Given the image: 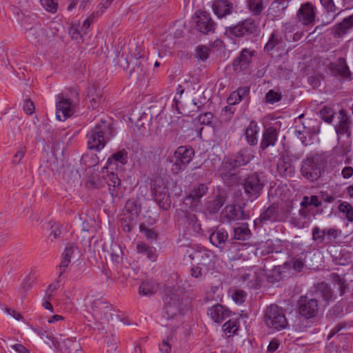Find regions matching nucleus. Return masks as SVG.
<instances>
[{
	"instance_id": "obj_32",
	"label": "nucleus",
	"mask_w": 353,
	"mask_h": 353,
	"mask_svg": "<svg viewBox=\"0 0 353 353\" xmlns=\"http://www.w3.org/2000/svg\"><path fill=\"white\" fill-rule=\"evenodd\" d=\"M320 1L327 13L330 14V19L326 21L327 23H330L341 12L342 8L335 4L333 0H320Z\"/></svg>"
},
{
	"instance_id": "obj_57",
	"label": "nucleus",
	"mask_w": 353,
	"mask_h": 353,
	"mask_svg": "<svg viewBox=\"0 0 353 353\" xmlns=\"http://www.w3.org/2000/svg\"><path fill=\"white\" fill-rule=\"evenodd\" d=\"M112 3V0H102L101 2L97 6L95 13H97L99 17H101L105 10L109 8V6Z\"/></svg>"
},
{
	"instance_id": "obj_60",
	"label": "nucleus",
	"mask_w": 353,
	"mask_h": 353,
	"mask_svg": "<svg viewBox=\"0 0 353 353\" xmlns=\"http://www.w3.org/2000/svg\"><path fill=\"white\" fill-rule=\"evenodd\" d=\"M210 49L205 46H200L197 48V55L203 61L206 60L209 57Z\"/></svg>"
},
{
	"instance_id": "obj_34",
	"label": "nucleus",
	"mask_w": 353,
	"mask_h": 353,
	"mask_svg": "<svg viewBox=\"0 0 353 353\" xmlns=\"http://www.w3.org/2000/svg\"><path fill=\"white\" fill-rule=\"evenodd\" d=\"M259 127L256 123L252 121L245 130V137L248 144L254 145L257 143V134Z\"/></svg>"
},
{
	"instance_id": "obj_48",
	"label": "nucleus",
	"mask_w": 353,
	"mask_h": 353,
	"mask_svg": "<svg viewBox=\"0 0 353 353\" xmlns=\"http://www.w3.org/2000/svg\"><path fill=\"white\" fill-rule=\"evenodd\" d=\"M99 17V16L97 13L94 12L91 13L89 17L83 21L81 31L83 32V34H87L89 32L90 25L97 20Z\"/></svg>"
},
{
	"instance_id": "obj_18",
	"label": "nucleus",
	"mask_w": 353,
	"mask_h": 353,
	"mask_svg": "<svg viewBox=\"0 0 353 353\" xmlns=\"http://www.w3.org/2000/svg\"><path fill=\"white\" fill-rule=\"evenodd\" d=\"M128 163V152L125 149L117 151L108 159L105 168L121 171L123 166Z\"/></svg>"
},
{
	"instance_id": "obj_62",
	"label": "nucleus",
	"mask_w": 353,
	"mask_h": 353,
	"mask_svg": "<svg viewBox=\"0 0 353 353\" xmlns=\"http://www.w3.org/2000/svg\"><path fill=\"white\" fill-rule=\"evenodd\" d=\"M213 115L211 112H205L199 116V120L201 124L209 125L212 121Z\"/></svg>"
},
{
	"instance_id": "obj_20",
	"label": "nucleus",
	"mask_w": 353,
	"mask_h": 353,
	"mask_svg": "<svg viewBox=\"0 0 353 353\" xmlns=\"http://www.w3.org/2000/svg\"><path fill=\"white\" fill-rule=\"evenodd\" d=\"M214 13L218 18H224L235 11V8L230 0H219L212 4Z\"/></svg>"
},
{
	"instance_id": "obj_5",
	"label": "nucleus",
	"mask_w": 353,
	"mask_h": 353,
	"mask_svg": "<svg viewBox=\"0 0 353 353\" xmlns=\"http://www.w3.org/2000/svg\"><path fill=\"white\" fill-rule=\"evenodd\" d=\"M241 185L247 196L252 199H256L261 194L265 181L259 174L254 173L244 179Z\"/></svg>"
},
{
	"instance_id": "obj_8",
	"label": "nucleus",
	"mask_w": 353,
	"mask_h": 353,
	"mask_svg": "<svg viewBox=\"0 0 353 353\" xmlns=\"http://www.w3.org/2000/svg\"><path fill=\"white\" fill-rule=\"evenodd\" d=\"M228 31L235 37H241L256 34L259 32V26L254 19L248 18L235 26L230 27Z\"/></svg>"
},
{
	"instance_id": "obj_63",
	"label": "nucleus",
	"mask_w": 353,
	"mask_h": 353,
	"mask_svg": "<svg viewBox=\"0 0 353 353\" xmlns=\"http://www.w3.org/2000/svg\"><path fill=\"white\" fill-rule=\"evenodd\" d=\"M26 152V148H21L20 150L14 154L13 163L15 164H19L24 157Z\"/></svg>"
},
{
	"instance_id": "obj_64",
	"label": "nucleus",
	"mask_w": 353,
	"mask_h": 353,
	"mask_svg": "<svg viewBox=\"0 0 353 353\" xmlns=\"http://www.w3.org/2000/svg\"><path fill=\"white\" fill-rule=\"evenodd\" d=\"M285 7L286 6L285 5V2L283 1L276 0L272 3L270 10H272L274 9H277L279 12L280 13V11H283Z\"/></svg>"
},
{
	"instance_id": "obj_40",
	"label": "nucleus",
	"mask_w": 353,
	"mask_h": 353,
	"mask_svg": "<svg viewBox=\"0 0 353 353\" xmlns=\"http://www.w3.org/2000/svg\"><path fill=\"white\" fill-rule=\"evenodd\" d=\"M250 236V230L247 224H243L234 228V239L236 240L245 241Z\"/></svg>"
},
{
	"instance_id": "obj_33",
	"label": "nucleus",
	"mask_w": 353,
	"mask_h": 353,
	"mask_svg": "<svg viewBox=\"0 0 353 353\" xmlns=\"http://www.w3.org/2000/svg\"><path fill=\"white\" fill-rule=\"evenodd\" d=\"M209 268L205 265H201L196 263H192V268L190 269V275L198 280L199 281H203L205 280L206 275L208 273Z\"/></svg>"
},
{
	"instance_id": "obj_23",
	"label": "nucleus",
	"mask_w": 353,
	"mask_h": 353,
	"mask_svg": "<svg viewBox=\"0 0 353 353\" xmlns=\"http://www.w3.org/2000/svg\"><path fill=\"white\" fill-rule=\"evenodd\" d=\"M339 114L338 124L335 126L336 132L339 135L349 137L351 135V121L343 111Z\"/></svg>"
},
{
	"instance_id": "obj_46",
	"label": "nucleus",
	"mask_w": 353,
	"mask_h": 353,
	"mask_svg": "<svg viewBox=\"0 0 353 353\" xmlns=\"http://www.w3.org/2000/svg\"><path fill=\"white\" fill-rule=\"evenodd\" d=\"M319 114L321 119L327 123H331L334 118V110L327 106L323 107L321 110Z\"/></svg>"
},
{
	"instance_id": "obj_43",
	"label": "nucleus",
	"mask_w": 353,
	"mask_h": 353,
	"mask_svg": "<svg viewBox=\"0 0 353 353\" xmlns=\"http://www.w3.org/2000/svg\"><path fill=\"white\" fill-rule=\"evenodd\" d=\"M137 248L138 252L145 254L148 259L151 261L156 260L157 255L154 248L150 247L146 243H141L137 244Z\"/></svg>"
},
{
	"instance_id": "obj_17",
	"label": "nucleus",
	"mask_w": 353,
	"mask_h": 353,
	"mask_svg": "<svg viewBox=\"0 0 353 353\" xmlns=\"http://www.w3.org/2000/svg\"><path fill=\"white\" fill-rule=\"evenodd\" d=\"M315 9L310 2L301 4L296 14L299 21L304 26L313 25L316 19Z\"/></svg>"
},
{
	"instance_id": "obj_11",
	"label": "nucleus",
	"mask_w": 353,
	"mask_h": 353,
	"mask_svg": "<svg viewBox=\"0 0 353 353\" xmlns=\"http://www.w3.org/2000/svg\"><path fill=\"white\" fill-rule=\"evenodd\" d=\"M91 308L92 310L96 312V314H99L101 313L104 314L105 317L108 318V314H109L111 320L114 319V317L116 319L121 321L123 324L130 325V322L129 319H125V317H122V314H113L110 312L112 310L111 305L108 303L104 299L100 298L97 299L92 301L91 303Z\"/></svg>"
},
{
	"instance_id": "obj_49",
	"label": "nucleus",
	"mask_w": 353,
	"mask_h": 353,
	"mask_svg": "<svg viewBox=\"0 0 353 353\" xmlns=\"http://www.w3.org/2000/svg\"><path fill=\"white\" fill-rule=\"evenodd\" d=\"M222 329L228 336H230L232 334L236 333L238 330L236 321L232 319L228 321L223 324Z\"/></svg>"
},
{
	"instance_id": "obj_1",
	"label": "nucleus",
	"mask_w": 353,
	"mask_h": 353,
	"mask_svg": "<svg viewBox=\"0 0 353 353\" xmlns=\"http://www.w3.org/2000/svg\"><path fill=\"white\" fill-rule=\"evenodd\" d=\"M272 274L276 276L274 279V275L267 274L266 270L261 266H253L243 270L240 276L242 282L245 283L250 288H256L262 281L266 279L269 283H274L281 279V268H275Z\"/></svg>"
},
{
	"instance_id": "obj_14",
	"label": "nucleus",
	"mask_w": 353,
	"mask_h": 353,
	"mask_svg": "<svg viewBox=\"0 0 353 353\" xmlns=\"http://www.w3.org/2000/svg\"><path fill=\"white\" fill-rule=\"evenodd\" d=\"M319 305L316 299L301 296L299 300V312L305 319L314 317L318 312Z\"/></svg>"
},
{
	"instance_id": "obj_28",
	"label": "nucleus",
	"mask_w": 353,
	"mask_h": 353,
	"mask_svg": "<svg viewBox=\"0 0 353 353\" xmlns=\"http://www.w3.org/2000/svg\"><path fill=\"white\" fill-rule=\"evenodd\" d=\"M228 238V234L227 231L223 229H220L212 232L209 239L212 244L221 250H223Z\"/></svg>"
},
{
	"instance_id": "obj_47",
	"label": "nucleus",
	"mask_w": 353,
	"mask_h": 353,
	"mask_svg": "<svg viewBox=\"0 0 353 353\" xmlns=\"http://www.w3.org/2000/svg\"><path fill=\"white\" fill-rule=\"evenodd\" d=\"M286 268H293L296 272H301L304 266V262L301 258H293L284 263Z\"/></svg>"
},
{
	"instance_id": "obj_13",
	"label": "nucleus",
	"mask_w": 353,
	"mask_h": 353,
	"mask_svg": "<svg viewBox=\"0 0 353 353\" xmlns=\"http://www.w3.org/2000/svg\"><path fill=\"white\" fill-rule=\"evenodd\" d=\"M193 19L198 30L201 32L208 34L214 32L215 23L208 12L197 10L194 14Z\"/></svg>"
},
{
	"instance_id": "obj_27",
	"label": "nucleus",
	"mask_w": 353,
	"mask_h": 353,
	"mask_svg": "<svg viewBox=\"0 0 353 353\" xmlns=\"http://www.w3.org/2000/svg\"><path fill=\"white\" fill-rule=\"evenodd\" d=\"M194 155V150L187 146H180L174 152L176 160L185 165L188 164L192 161Z\"/></svg>"
},
{
	"instance_id": "obj_45",
	"label": "nucleus",
	"mask_w": 353,
	"mask_h": 353,
	"mask_svg": "<svg viewBox=\"0 0 353 353\" xmlns=\"http://www.w3.org/2000/svg\"><path fill=\"white\" fill-rule=\"evenodd\" d=\"M338 209L339 212L343 213L347 220L350 222L353 221V208L352 205L347 201L341 202L339 206Z\"/></svg>"
},
{
	"instance_id": "obj_53",
	"label": "nucleus",
	"mask_w": 353,
	"mask_h": 353,
	"mask_svg": "<svg viewBox=\"0 0 353 353\" xmlns=\"http://www.w3.org/2000/svg\"><path fill=\"white\" fill-rule=\"evenodd\" d=\"M312 239L315 241L322 243L325 240V230H320L317 226H315L312 229Z\"/></svg>"
},
{
	"instance_id": "obj_21",
	"label": "nucleus",
	"mask_w": 353,
	"mask_h": 353,
	"mask_svg": "<svg viewBox=\"0 0 353 353\" xmlns=\"http://www.w3.org/2000/svg\"><path fill=\"white\" fill-rule=\"evenodd\" d=\"M76 247L70 243L68 244L63 253L61 257V261L60 264L57 267V273L59 275V278L61 279L64 272H65L66 268L68 267L69 264L71 261L72 256L73 255Z\"/></svg>"
},
{
	"instance_id": "obj_3",
	"label": "nucleus",
	"mask_w": 353,
	"mask_h": 353,
	"mask_svg": "<svg viewBox=\"0 0 353 353\" xmlns=\"http://www.w3.org/2000/svg\"><path fill=\"white\" fill-rule=\"evenodd\" d=\"M264 321L267 327L276 331L285 329L288 325L284 310L274 304L265 309Z\"/></svg>"
},
{
	"instance_id": "obj_12",
	"label": "nucleus",
	"mask_w": 353,
	"mask_h": 353,
	"mask_svg": "<svg viewBox=\"0 0 353 353\" xmlns=\"http://www.w3.org/2000/svg\"><path fill=\"white\" fill-rule=\"evenodd\" d=\"M301 172L302 176L310 181H314L320 177L321 168L317 160L309 157L302 162Z\"/></svg>"
},
{
	"instance_id": "obj_22",
	"label": "nucleus",
	"mask_w": 353,
	"mask_h": 353,
	"mask_svg": "<svg viewBox=\"0 0 353 353\" xmlns=\"http://www.w3.org/2000/svg\"><path fill=\"white\" fill-rule=\"evenodd\" d=\"M208 315L214 322L220 323L229 317L230 311L221 305L216 304L208 308Z\"/></svg>"
},
{
	"instance_id": "obj_24",
	"label": "nucleus",
	"mask_w": 353,
	"mask_h": 353,
	"mask_svg": "<svg viewBox=\"0 0 353 353\" xmlns=\"http://www.w3.org/2000/svg\"><path fill=\"white\" fill-rule=\"evenodd\" d=\"M254 51H250L248 49H243L241 54L233 62V67L235 71H241L245 69L252 60Z\"/></svg>"
},
{
	"instance_id": "obj_56",
	"label": "nucleus",
	"mask_w": 353,
	"mask_h": 353,
	"mask_svg": "<svg viewBox=\"0 0 353 353\" xmlns=\"http://www.w3.org/2000/svg\"><path fill=\"white\" fill-rule=\"evenodd\" d=\"M42 6L48 12L54 13L57 10V4L54 0H40Z\"/></svg>"
},
{
	"instance_id": "obj_9",
	"label": "nucleus",
	"mask_w": 353,
	"mask_h": 353,
	"mask_svg": "<svg viewBox=\"0 0 353 353\" xmlns=\"http://www.w3.org/2000/svg\"><path fill=\"white\" fill-rule=\"evenodd\" d=\"M188 257L194 262L201 265H205L209 268L211 262H213L216 255L211 250L203 248L197 247L188 251Z\"/></svg>"
},
{
	"instance_id": "obj_2",
	"label": "nucleus",
	"mask_w": 353,
	"mask_h": 353,
	"mask_svg": "<svg viewBox=\"0 0 353 353\" xmlns=\"http://www.w3.org/2000/svg\"><path fill=\"white\" fill-rule=\"evenodd\" d=\"M112 124L101 120L87 134L88 147L90 150L99 151L105 145V139H110L108 135L112 137Z\"/></svg>"
},
{
	"instance_id": "obj_59",
	"label": "nucleus",
	"mask_w": 353,
	"mask_h": 353,
	"mask_svg": "<svg viewBox=\"0 0 353 353\" xmlns=\"http://www.w3.org/2000/svg\"><path fill=\"white\" fill-rule=\"evenodd\" d=\"M246 294L243 290H236L232 294L233 301L239 304L245 301Z\"/></svg>"
},
{
	"instance_id": "obj_10",
	"label": "nucleus",
	"mask_w": 353,
	"mask_h": 353,
	"mask_svg": "<svg viewBox=\"0 0 353 353\" xmlns=\"http://www.w3.org/2000/svg\"><path fill=\"white\" fill-rule=\"evenodd\" d=\"M208 189V186L205 183L194 185L190 193L185 198V204L189 205V208L192 210H196L200 203L201 198L206 194Z\"/></svg>"
},
{
	"instance_id": "obj_50",
	"label": "nucleus",
	"mask_w": 353,
	"mask_h": 353,
	"mask_svg": "<svg viewBox=\"0 0 353 353\" xmlns=\"http://www.w3.org/2000/svg\"><path fill=\"white\" fill-rule=\"evenodd\" d=\"M282 98L281 92L270 90L265 95V102L270 104H274L279 101Z\"/></svg>"
},
{
	"instance_id": "obj_55",
	"label": "nucleus",
	"mask_w": 353,
	"mask_h": 353,
	"mask_svg": "<svg viewBox=\"0 0 353 353\" xmlns=\"http://www.w3.org/2000/svg\"><path fill=\"white\" fill-rule=\"evenodd\" d=\"M23 110L28 115H31L33 114L35 107L32 101H31L28 98H26L23 99L22 104Z\"/></svg>"
},
{
	"instance_id": "obj_54",
	"label": "nucleus",
	"mask_w": 353,
	"mask_h": 353,
	"mask_svg": "<svg viewBox=\"0 0 353 353\" xmlns=\"http://www.w3.org/2000/svg\"><path fill=\"white\" fill-rule=\"evenodd\" d=\"M185 219L188 223L192 226V229L198 232L201 230V225L198 223L197 217L194 214L187 213Z\"/></svg>"
},
{
	"instance_id": "obj_7",
	"label": "nucleus",
	"mask_w": 353,
	"mask_h": 353,
	"mask_svg": "<svg viewBox=\"0 0 353 353\" xmlns=\"http://www.w3.org/2000/svg\"><path fill=\"white\" fill-rule=\"evenodd\" d=\"M152 192L154 193V199L159 208L167 210L170 204V195L168 188L164 185L162 179H159L154 181Z\"/></svg>"
},
{
	"instance_id": "obj_15",
	"label": "nucleus",
	"mask_w": 353,
	"mask_h": 353,
	"mask_svg": "<svg viewBox=\"0 0 353 353\" xmlns=\"http://www.w3.org/2000/svg\"><path fill=\"white\" fill-rule=\"evenodd\" d=\"M137 52L134 54V58L136 62H134V72L137 74V79L143 81L148 70V63H147V52L144 48H138Z\"/></svg>"
},
{
	"instance_id": "obj_58",
	"label": "nucleus",
	"mask_w": 353,
	"mask_h": 353,
	"mask_svg": "<svg viewBox=\"0 0 353 353\" xmlns=\"http://www.w3.org/2000/svg\"><path fill=\"white\" fill-rule=\"evenodd\" d=\"M139 229L141 232L148 239H154L157 236V234L152 230L147 228L143 224L140 225Z\"/></svg>"
},
{
	"instance_id": "obj_44",
	"label": "nucleus",
	"mask_w": 353,
	"mask_h": 353,
	"mask_svg": "<svg viewBox=\"0 0 353 353\" xmlns=\"http://www.w3.org/2000/svg\"><path fill=\"white\" fill-rule=\"evenodd\" d=\"M28 36L32 37L35 42H41L44 38V30L40 26H35L28 29Z\"/></svg>"
},
{
	"instance_id": "obj_39",
	"label": "nucleus",
	"mask_w": 353,
	"mask_h": 353,
	"mask_svg": "<svg viewBox=\"0 0 353 353\" xmlns=\"http://www.w3.org/2000/svg\"><path fill=\"white\" fill-rule=\"evenodd\" d=\"M277 170L281 175L285 176L292 175L294 172V166L285 159H279L277 163Z\"/></svg>"
},
{
	"instance_id": "obj_35",
	"label": "nucleus",
	"mask_w": 353,
	"mask_h": 353,
	"mask_svg": "<svg viewBox=\"0 0 353 353\" xmlns=\"http://www.w3.org/2000/svg\"><path fill=\"white\" fill-rule=\"evenodd\" d=\"M296 26L291 22L285 23L282 25V32L286 41H296L301 37V34L296 33L293 36L292 33L296 30Z\"/></svg>"
},
{
	"instance_id": "obj_41",
	"label": "nucleus",
	"mask_w": 353,
	"mask_h": 353,
	"mask_svg": "<svg viewBox=\"0 0 353 353\" xmlns=\"http://www.w3.org/2000/svg\"><path fill=\"white\" fill-rule=\"evenodd\" d=\"M110 254L114 263L119 264L123 262V251L117 243H113L111 244Z\"/></svg>"
},
{
	"instance_id": "obj_37",
	"label": "nucleus",
	"mask_w": 353,
	"mask_h": 353,
	"mask_svg": "<svg viewBox=\"0 0 353 353\" xmlns=\"http://www.w3.org/2000/svg\"><path fill=\"white\" fill-rule=\"evenodd\" d=\"M158 289L157 284L152 281H145L142 282L139 288L140 294L146 296L154 294Z\"/></svg>"
},
{
	"instance_id": "obj_19",
	"label": "nucleus",
	"mask_w": 353,
	"mask_h": 353,
	"mask_svg": "<svg viewBox=\"0 0 353 353\" xmlns=\"http://www.w3.org/2000/svg\"><path fill=\"white\" fill-rule=\"evenodd\" d=\"M223 221L232 223L245 219L244 212L241 206L236 205H227L222 211Z\"/></svg>"
},
{
	"instance_id": "obj_38",
	"label": "nucleus",
	"mask_w": 353,
	"mask_h": 353,
	"mask_svg": "<svg viewBox=\"0 0 353 353\" xmlns=\"http://www.w3.org/2000/svg\"><path fill=\"white\" fill-rule=\"evenodd\" d=\"M248 92L249 89L248 88H239L230 94L228 98V103L230 105L239 103L242 100L243 96L246 95Z\"/></svg>"
},
{
	"instance_id": "obj_42",
	"label": "nucleus",
	"mask_w": 353,
	"mask_h": 353,
	"mask_svg": "<svg viewBox=\"0 0 353 353\" xmlns=\"http://www.w3.org/2000/svg\"><path fill=\"white\" fill-rule=\"evenodd\" d=\"M249 10L253 15H259L265 8L263 0H248Z\"/></svg>"
},
{
	"instance_id": "obj_16",
	"label": "nucleus",
	"mask_w": 353,
	"mask_h": 353,
	"mask_svg": "<svg viewBox=\"0 0 353 353\" xmlns=\"http://www.w3.org/2000/svg\"><path fill=\"white\" fill-rule=\"evenodd\" d=\"M241 156H236L235 158H225L223 161L221 165L219 170V173L223 179L228 176L233 175L232 171L237 167L248 163L249 157L245 159H240Z\"/></svg>"
},
{
	"instance_id": "obj_4",
	"label": "nucleus",
	"mask_w": 353,
	"mask_h": 353,
	"mask_svg": "<svg viewBox=\"0 0 353 353\" xmlns=\"http://www.w3.org/2000/svg\"><path fill=\"white\" fill-rule=\"evenodd\" d=\"M181 292L170 290L164 297L163 316L166 319H172L183 312V304L180 301Z\"/></svg>"
},
{
	"instance_id": "obj_25",
	"label": "nucleus",
	"mask_w": 353,
	"mask_h": 353,
	"mask_svg": "<svg viewBox=\"0 0 353 353\" xmlns=\"http://www.w3.org/2000/svg\"><path fill=\"white\" fill-rule=\"evenodd\" d=\"M278 131L275 128L269 127L263 134L260 148L264 150L270 146H274L277 141Z\"/></svg>"
},
{
	"instance_id": "obj_31",
	"label": "nucleus",
	"mask_w": 353,
	"mask_h": 353,
	"mask_svg": "<svg viewBox=\"0 0 353 353\" xmlns=\"http://www.w3.org/2000/svg\"><path fill=\"white\" fill-rule=\"evenodd\" d=\"M331 69L334 74L341 77L348 78L350 76V71L344 59H339L335 63L332 65Z\"/></svg>"
},
{
	"instance_id": "obj_30",
	"label": "nucleus",
	"mask_w": 353,
	"mask_h": 353,
	"mask_svg": "<svg viewBox=\"0 0 353 353\" xmlns=\"http://www.w3.org/2000/svg\"><path fill=\"white\" fill-rule=\"evenodd\" d=\"M333 291H334L335 296L338 294L340 296H343L347 288V284L344 276H340L336 274H332Z\"/></svg>"
},
{
	"instance_id": "obj_52",
	"label": "nucleus",
	"mask_w": 353,
	"mask_h": 353,
	"mask_svg": "<svg viewBox=\"0 0 353 353\" xmlns=\"http://www.w3.org/2000/svg\"><path fill=\"white\" fill-rule=\"evenodd\" d=\"M280 41V39L278 37L277 32L276 31H274L270 38L268 41V42L265 46V50L266 51H270L274 49V48L277 45Z\"/></svg>"
},
{
	"instance_id": "obj_26",
	"label": "nucleus",
	"mask_w": 353,
	"mask_h": 353,
	"mask_svg": "<svg viewBox=\"0 0 353 353\" xmlns=\"http://www.w3.org/2000/svg\"><path fill=\"white\" fill-rule=\"evenodd\" d=\"M353 30V14L346 17L341 23L332 28V34L335 37H340Z\"/></svg>"
},
{
	"instance_id": "obj_6",
	"label": "nucleus",
	"mask_w": 353,
	"mask_h": 353,
	"mask_svg": "<svg viewBox=\"0 0 353 353\" xmlns=\"http://www.w3.org/2000/svg\"><path fill=\"white\" fill-rule=\"evenodd\" d=\"M75 112V103L63 94H59L56 101V117L64 121Z\"/></svg>"
},
{
	"instance_id": "obj_51",
	"label": "nucleus",
	"mask_w": 353,
	"mask_h": 353,
	"mask_svg": "<svg viewBox=\"0 0 353 353\" xmlns=\"http://www.w3.org/2000/svg\"><path fill=\"white\" fill-rule=\"evenodd\" d=\"M223 201L221 197H216L212 202H209L207 209L210 213H216L223 206Z\"/></svg>"
},
{
	"instance_id": "obj_29",
	"label": "nucleus",
	"mask_w": 353,
	"mask_h": 353,
	"mask_svg": "<svg viewBox=\"0 0 353 353\" xmlns=\"http://www.w3.org/2000/svg\"><path fill=\"white\" fill-rule=\"evenodd\" d=\"M316 294L323 298L324 301H333L336 299L333 291L325 282L319 283L316 286Z\"/></svg>"
},
{
	"instance_id": "obj_36",
	"label": "nucleus",
	"mask_w": 353,
	"mask_h": 353,
	"mask_svg": "<svg viewBox=\"0 0 353 353\" xmlns=\"http://www.w3.org/2000/svg\"><path fill=\"white\" fill-rule=\"evenodd\" d=\"M279 209L276 206L272 205L265 210L260 216L261 221L274 222L279 220Z\"/></svg>"
},
{
	"instance_id": "obj_61",
	"label": "nucleus",
	"mask_w": 353,
	"mask_h": 353,
	"mask_svg": "<svg viewBox=\"0 0 353 353\" xmlns=\"http://www.w3.org/2000/svg\"><path fill=\"white\" fill-rule=\"evenodd\" d=\"M121 227L125 232H131L132 224V219L130 216L122 219Z\"/></svg>"
}]
</instances>
